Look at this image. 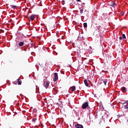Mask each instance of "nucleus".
Wrapping results in <instances>:
<instances>
[{"label":"nucleus","mask_w":128,"mask_h":128,"mask_svg":"<svg viewBox=\"0 0 128 128\" xmlns=\"http://www.w3.org/2000/svg\"><path fill=\"white\" fill-rule=\"evenodd\" d=\"M102 118H99L95 124V127L96 128H98L102 124Z\"/></svg>","instance_id":"obj_1"},{"label":"nucleus","mask_w":128,"mask_h":128,"mask_svg":"<svg viewBox=\"0 0 128 128\" xmlns=\"http://www.w3.org/2000/svg\"><path fill=\"white\" fill-rule=\"evenodd\" d=\"M99 82L106 86V82H108V80H106V79L100 80Z\"/></svg>","instance_id":"obj_2"},{"label":"nucleus","mask_w":128,"mask_h":128,"mask_svg":"<svg viewBox=\"0 0 128 128\" xmlns=\"http://www.w3.org/2000/svg\"><path fill=\"white\" fill-rule=\"evenodd\" d=\"M36 16L34 14H32L30 16V18L28 16H27L28 20H34V18H36Z\"/></svg>","instance_id":"obj_3"},{"label":"nucleus","mask_w":128,"mask_h":128,"mask_svg":"<svg viewBox=\"0 0 128 128\" xmlns=\"http://www.w3.org/2000/svg\"><path fill=\"white\" fill-rule=\"evenodd\" d=\"M88 106V102H86L82 105V108L85 109Z\"/></svg>","instance_id":"obj_4"},{"label":"nucleus","mask_w":128,"mask_h":128,"mask_svg":"<svg viewBox=\"0 0 128 128\" xmlns=\"http://www.w3.org/2000/svg\"><path fill=\"white\" fill-rule=\"evenodd\" d=\"M58 79V73H54V82H56Z\"/></svg>","instance_id":"obj_5"},{"label":"nucleus","mask_w":128,"mask_h":128,"mask_svg":"<svg viewBox=\"0 0 128 128\" xmlns=\"http://www.w3.org/2000/svg\"><path fill=\"white\" fill-rule=\"evenodd\" d=\"M120 90L124 94L125 92H128V89H126V87H122Z\"/></svg>","instance_id":"obj_6"},{"label":"nucleus","mask_w":128,"mask_h":128,"mask_svg":"<svg viewBox=\"0 0 128 128\" xmlns=\"http://www.w3.org/2000/svg\"><path fill=\"white\" fill-rule=\"evenodd\" d=\"M50 86V83L48 82H44V86L46 88H48V87Z\"/></svg>","instance_id":"obj_7"},{"label":"nucleus","mask_w":128,"mask_h":128,"mask_svg":"<svg viewBox=\"0 0 128 128\" xmlns=\"http://www.w3.org/2000/svg\"><path fill=\"white\" fill-rule=\"evenodd\" d=\"M116 6V3L114 1L111 2L110 4V6H112V8H115Z\"/></svg>","instance_id":"obj_8"},{"label":"nucleus","mask_w":128,"mask_h":128,"mask_svg":"<svg viewBox=\"0 0 128 128\" xmlns=\"http://www.w3.org/2000/svg\"><path fill=\"white\" fill-rule=\"evenodd\" d=\"M75 128H84V126L80 124H76L75 126Z\"/></svg>","instance_id":"obj_9"},{"label":"nucleus","mask_w":128,"mask_h":128,"mask_svg":"<svg viewBox=\"0 0 128 128\" xmlns=\"http://www.w3.org/2000/svg\"><path fill=\"white\" fill-rule=\"evenodd\" d=\"M104 58L108 59V58H110V56H108V54H106V53L104 54Z\"/></svg>","instance_id":"obj_10"},{"label":"nucleus","mask_w":128,"mask_h":128,"mask_svg":"<svg viewBox=\"0 0 128 128\" xmlns=\"http://www.w3.org/2000/svg\"><path fill=\"white\" fill-rule=\"evenodd\" d=\"M84 84L86 86H88V80H84Z\"/></svg>","instance_id":"obj_11"},{"label":"nucleus","mask_w":128,"mask_h":128,"mask_svg":"<svg viewBox=\"0 0 128 128\" xmlns=\"http://www.w3.org/2000/svg\"><path fill=\"white\" fill-rule=\"evenodd\" d=\"M18 84H19V86H20V84H22V80H20V78H18Z\"/></svg>","instance_id":"obj_12"},{"label":"nucleus","mask_w":128,"mask_h":128,"mask_svg":"<svg viewBox=\"0 0 128 128\" xmlns=\"http://www.w3.org/2000/svg\"><path fill=\"white\" fill-rule=\"evenodd\" d=\"M72 92H74L76 90V86H72L71 87Z\"/></svg>","instance_id":"obj_13"},{"label":"nucleus","mask_w":128,"mask_h":128,"mask_svg":"<svg viewBox=\"0 0 128 128\" xmlns=\"http://www.w3.org/2000/svg\"><path fill=\"white\" fill-rule=\"evenodd\" d=\"M24 43L22 42H20L18 44L19 46H24Z\"/></svg>","instance_id":"obj_14"},{"label":"nucleus","mask_w":128,"mask_h":128,"mask_svg":"<svg viewBox=\"0 0 128 128\" xmlns=\"http://www.w3.org/2000/svg\"><path fill=\"white\" fill-rule=\"evenodd\" d=\"M10 6L12 7V8H14H14H16V6H14V5H10Z\"/></svg>","instance_id":"obj_15"},{"label":"nucleus","mask_w":128,"mask_h":128,"mask_svg":"<svg viewBox=\"0 0 128 128\" xmlns=\"http://www.w3.org/2000/svg\"><path fill=\"white\" fill-rule=\"evenodd\" d=\"M80 14H84V9H81V10H80Z\"/></svg>","instance_id":"obj_16"},{"label":"nucleus","mask_w":128,"mask_h":128,"mask_svg":"<svg viewBox=\"0 0 128 128\" xmlns=\"http://www.w3.org/2000/svg\"><path fill=\"white\" fill-rule=\"evenodd\" d=\"M84 28H86L88 26V24H86V22L84 23Z\"/></svg>","instance_id":"obj_17"},{"label":"nucleus","mask_w":128,"mask_h":128,"mask_svg":"<svg viewBox=\"0 0 128 128\" xmlns=\"http://www.w3.org/2000/svg\"><path fill=\"white\" fill-rule=\"evenodd\" d=\"M122 38H124V40L126 38V35L124 34H122Z\"/></svg>","instance_id":"obj_18"},{"label":"nucleus","mask_w":128,"mask_h":128,"mask_svg":"<svg viewBox=\"0 0 128 128\" xmlns=\"http://www.w3.org/2000/svg\"><path fill=\"white\" fill-rule=\"evenodd\" d=\"M36 120V118H34L32 119V122H35Z\"/></svg>","instance_id":"obj_19"},{"label":"nucleus","mask_w":128,"mask_h":128,"mask_svg":"<svg viewBox=\"0 0 128 128\" xmlns=\"http://www.w3.org/2000/svg\"><path fill=\"white\" fill-rule=\"evenodd\" d=\"M124 108H125V110H128V106L127 105H125L124 106Z\"/></svg>","instance_id":"obj_20"},{"label":"nucleus","mask_w":128,"mask_h":128,"mask_svg":"<svg viewBox=\"0 0 128 128\" xmlns=\"http://www.w3.org/2000/svg\"><path fill=\"white\" fill-rule=\"evenodd\" d=\"M62 4L63 5L64 4V0H62Z\"/></svg>","instance_id":"obj_21"},{"label":"nucleus","mask_w":128,"mask_h":128,"mask_svg":"<svg viewBox=\"0 0 128 128\" xmlns=\"http://www.w3.org/2000/svg\"><path fill=\"white\" fill-rule=\"evenodd\" d=\"M34 112H36V110L34 109Z\"/></svg>","instance_id":"obj_22"},{"label":"nucleus","mask_w":128,"mask_h":128,"mask_svg":"<svg viewBox=\"0 0 128 128\" xmlns=\"http://www.w3.org/2000/svg\"><path fill=\"white\" fill-rule=\"evenodd\" d=\"M120 40H122V37H120Z\"/></svg>","instance_id":"obj_23"},{"label":"nucleus","mask_w":128,"mask_h":128,"mask_svg":"<svg viewBox=\"0 0 128 128\" xmlns=\"http://www.w3.org/2000/svg\"><path fill=\"white\" fill-rule=\"evenodd\" d=\"M77 2H80V0H76Z\"/></svg>","instance_id":"obj_24"},{"label":"nucleus","mask_w":128,"mask_h":128,"mask_svg":"<svg viewBox=\"0 0 128 128\" xmlns=\"http://www.w3.org/2000/svg\"><path fill=\"white\" fill-rule=\"evenodd\" d=\"M126 104V102H124L123 103V104Z\"/></svg>","instance_id":"obj_25"},{"label":"nucleus","mask_w":128,"mask_h":128,"mask_svg":"<svg viewBox=\"0 0 128 128\" xmlns=\"http://www.w3.org/2000/svg\"><path fill=\"white\" fill-rule=\"evenodd\" d=\"M13 84H16V83H15V82H13Z\"/></svg>","instance_id":"obj_26"},{"label":"nucleus","mask_w":128,"mask_h":128,"mask_svg":"<svg viewBox=\"0 0 128 128\" xmlns=\"http://www.w3.org/2000/svg\"><path fill=\"white\" fill-rule=\"evenodd\" d=\"M122 16H124V14H122Z\"/></svg>","instance_id":"obj_27"},{"label":"nucleus","mask_w":128,"mask_h":128,"mask_svg":"<svg viewBox=\"0 0 128 128\" xmlns=\"http://www.w3.org/2000/svg\"><path fill=\"white\" fill-rule=\"evenodd\" d=\"M127 122H128V120H127Z\"/></svg>","instance_id":"obj_28"}]
</instances>
